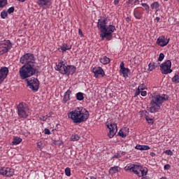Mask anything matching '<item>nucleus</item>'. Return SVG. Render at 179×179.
<instances>
[{
	"label": "nucleus",
	"mask_w": 179,
	"mask_h": 179,
	"mask_svg": "<svg viewBox=\"0 0 179 179\" xmlns=\"http://www.w3.org/2000/svg\"><path fill=\"white\" fill-rule=\"evenodd\" d=\"M13 169L10 168H4L3 176H6V177H12V176H13Z\"/></svg>",
	"instance_id": "f3484780"
},
{
	"label": "nucleus",
	"mask_w": 179,
	"mask_h": 179,
	"mask_svg": "<svg viewBox=\"0 0 179 179\" xmlns=\"http://www.w3.org/2000/svg\"><path fill=\"white\" fill-rule=\"evenodd\" d=\"M106 127L109 129V133L108 134L109 138H114L115 134H117V131H118V129H117V124L111 122L108 123Z\"/></svg>",
	"instance_id": "0eeeda50"
},
{
	"label": "nucleus",
	"mask_w": 179,
	"mask_h": 179,
	"mask_svg": "<svg viewBox=\"0 0 179 179\" xmlns=\"http://www.w3.org/2000/svg\"><path fill=\"white\" fill-rule=\"evenodd\" d=\"M126 131H129V129L125 128Z\"/></svg>",
	"instance_id": "69168bd1"
},
{
	"label": "nucleus",
	"mask_w": 179,
	"mask_h": 179,
	"mask_svg": "<svg viewBox=\"0 0 179 179\" xmlns=\"http://www.w3.org/2000/svg\"><path fill=\"white\" fill-rule=\"evenodd\" d=\"M124 64L122 62L120 63V69L122 71L123 69H126L127 68H124Z\"/></svg>",
	"instance_id": "49530a36"
},
{
	"label": "nucleus",
	"mask_w": 179,
	"mask_h": 179,
	"mask_svg": "<svg viewBox=\"0 0 179 179\" xmlns=\"http://www.w3.org/2000/svg\"><path fill=\"white\" fill-rule=\"evenodd\" d=\"M15 12V7H10L8 9L7 13H13Z\"/></svg>",
	"instance_id": "58836bf2"
},
{
	"label": "nucleus",
	"mask_w": 179,
	"mask_h": 179,
	"mask_svg": "<svg viewBox=\"0 0 179 179\" xmlns=\"http://www.w3.org/2000/svg\"><path fill=\"white\" fill-rule=\"evenodd\" d=\"M107 19H100L98 20L97 23V27L99 30H100L101 34H102L104 30H106V28L107 27Z\"/></svg>",
	"instance_id": "9d476101"
},
{
	"label": "nucleus",
	"mask_w": 179,
	"mask_h": 179,
	"mask_svg": "<svg viewBox=\"0 0 179 179\" xmlns=\"http://www.w3.org/2000/svg\"><path fill=\"white\" fill-rule=\"evenodd\" d=\"M163 59H164V54L160 53L159 56V58H158V61L159 62H162V61H163Z\"/></svg>",
	"instance_id": "e433bc0d"
},
{
	"label": "nucleus",
	"mask_w": 179,
	"mask_h": 179,
	"mask_svg": "<svg viewBox=\"0 0 179 179\" xmlns=\"http://www.w3.org/2000/svg\"><path fill=\"white\" fill-rule=\"evenodd\" d=\"M162 179H166V178H162Z\"/></svg>",
	"instance_id": "338daca9"
},
{
	"label": "nucleus",
	"mask_w": 179,
	"mask_h": 179,
	"mask_svg": "<svg viewBox=\"0 0 179 179\" xmlns=\"http://www.w3.org/2000/svg\"><path fill=\"white\" fill-rule=\"evenodd\" d=\"M78 33L80 36H82L83 37V33L82 32V30L80 29H78Z\"/></svg>",
	"instance_id": "5fc2aeb1"
},
{
	"label": "nucleus",
	"mask_w": 179,
	"mask_h": 179,
	"mask_svg": "<svg viewBox=\"0 0 179 179\" xmlns=\"http://www.w3.org/2000/svg\"><path fill=\"white\" fill-rule=\"evenodd\" d=\"M160 68L163 75H169V73L173 72L171 69V61L170 60H166L165 62L161 64Z\"/></svg>",
	"instance_id": "423d86ee"
},
{
	"label": "nucleus",
	"mask_w": 179,
	"mask_h": 179,
	"mask_svg": "<svg viewBox=\"0 0 179 179\" xmlns=\"http://www.w3.org/2000/svg\"><path fill=\"white\" fill-rule=\"evenodd\" d=\"M138 87H141L142 89H143V90H145V85L143 84L139 86Z\"/></svg>",
	"instance_id": "bf43d9fd"
},
{
	"label": "nucleus",
	"mask_w": 179,
	"mask_h": 179,
	"mask_svg": "<svg viewBox=\"0 0 179 179\" xmlns=\"http://www.w3.org/2000/svg\"><path fill=\"white\" fill-rule=\"evenodd\" d=\"M17 108L19 117H21V118H27V112L26 111V108H24L23 103H20Z\"/></svg>",
	"instance_id": "6e6552de"
},
{
	"label": "nucleus",
	"mask_w": 179,
	"mask_h": 179,
	"mask_svg": "<svg viewBox=\"0 0 179 179\" xmlns=\"http://www.w3.org/2000/svg\"><path fill=\"white\" fill-rule=\"evenodd\" d=\"M136 169H139V166L135 164H131L127 166L124 168V170L132 171L134 174H136L137 176H138V177H141V176H139V172L138 171V170H136Z\"/></svg>",
	"instance_id": "f8f14e48"
},
{
	"label": "nucleus",
	"mask_w": 179,
	"mask_h": 179,
	"mask_svg": "<svg viewBox=\"0 0 179 179\" xmlns=\"http://www.w3.org/2000/svg\"><path fill=\"white\" fill-rule=\"evenodd\" d=\"M22 142V138L20 137H15L13 138V141L12 142L13 145H19Z\"/></svg>",
	"instance_id": "bb28decb"
},
{
	"label": "nucleus",
	"mask_w": 179,
	"mask_h": 179,
	"mask_svg": "<svg viewBox=\"0 0 179 179\" xmlns=\"http://www.w3.org/2000/svg\"><path fill=\"white\" fill-rule=\"evenodd\" d=\"M72 48L71 45H68L66 43H64L62 46H60V50H62V52H65V51L68 50H71Z\"/></svg>",
	"instance_id": "412c9836"
},
{
	"label": "nucleus",
	"mask_w": 179,
	"mask_h": 179,
	"mask_svg": "<svg viewBox=\"0 0 179 179\" xmlns=\"http://www.w3.org/2000/svg\"><path fill=\"white\" fill-rule=\"evenodd\" d=\"M134 17L136 19H141V13L138 10H135L134 13Z\"/></svg>",
	"instance_id": "72a5a7b5"
},
{
	"label": "nucleus",
	"mask_w": 179,
	"mask_h": 179,
	"mask_svg": "<svg viewBox=\"0 0 179 179\" xmlns=\"http://www.w3.org/2000/svg\"><path fill=\"white\" fill-rule=\"evenodd\" d=\"M151 8L152 9H155L156 12H157V10H159V3L154 2L151 4Z\"/></svg>",
	"instance_id": "7c9ffc66"
},
{
	"label": "nucleus",
	"mask_w": 179,
	"mask_h": 179,
	"mask_svg": "<svg viewBox=\"0 0 179 179\" xmlns=\"http://www.w3.org/2000/svg\"><path fill=\"white\" fill-rule=\"evenodd\" d=\"M167 100H169V95H152L150 101L151 107H150L149 109L150 113H159L160 107H162V106H163V103Z\"/></svg>",
	"instance_id": "7ed1b4c3"
},
{
	"label": "nucleus",
	"mask_w": 179,
	"mask_h": 179,
	"mask_svg": "<svg viewBox=\"0 0 179 179\" xmlns=\"http://www.w3.org/2000/svg\"><path fill=\"white\" fill-rule=\"evenodd\" d=\"M69 118H71L75 124H80L85 122L89 118V111L83 107H78L75 110L70 112Z\"/></svg>",
	"instance_id": "f03ea898"
},
{
	"label": "nucleus",
	"mask_w": 179,
	"mask_h": 179,
	"mask_svg": "<svg viewBox=\"0 0 179 179\" xmlns=\"http://www.w3.org/2000/svg\"><path fill=\"white\" fill-rule=\"evenodd\" d=\"M141 176L143 177V176H146V174H148V169L141 170Z\"/></svg>",
	"instance_id": "79ce46f5"
},
{
	"label": "nucleus",
	"mask_w": 179,
	"mask_h": 179,
	"mask_svg": "<svg viewBox=\"0 0 179 179\" xmlns=\"http://www.w3.org/2000/svg\"><path fill=\"white\" fill-rule=\"evenodd\" d=\"M100 62L103 65H107V64H110V58L105 56L100 59Z\"/></svg>",
	"instance_id": "b1692460"
},
{
	"label": "nucleus",
	"mask_w": 179,
	"mask_h": 179,
	"mask_svg": "<svg viewBox=\"0 0 179 179\" xmlns=\"http://www.w3.org/2000/svg\"><path fill=\"white\" fill-rule=\"evenodd\" d=\"M4 168L0 169V176H3Z\"/></svg>",
	"instance_id": "603ef678"
},
{
	"label": "nucleus",
	"mask_w": 179,
	"mask_h": 179,
	"mask_svg": "<svg viewBox=\"0 0 179 179\" xmlns=\"http://www.w3.org/2000/svg\"><path fill=\"white\" fill-rule=\"evenodd\" d=\"M141 5L143 6V8H145V10L149 12L150 7L147 3H142Z\"/></svg>",
	"instance_id": "ea45409f"
},
{
	"label": "nucleus",
	"mask_w": 179,
	"mask_h": 179,
	"mask_svg": "<svg viewBox=\"0 0 179 179\" xmlns=\"http://www.w3.org/2000/svg\"><path fill=\"white\" fill-rule=\"evenodd\" d=\"M118 135L119 136H122V138H125L127 134H124V131H122V130H120V131L118 132Z\"/></svg>",
	"instance_id": "4c0bfd02"
},
{
	"label": "nucleus",
	"mask_w": 179,
	"mask_h": 179,
	"mask_svg": "<svg viewBox=\"0 0 179 179\" xmlns=\"http://www.w3.org/2000/svg\"><path fill=\"white\" fill-rule=\"evenodd\" d=\"M37 147L39 149H43L44 148V145H43V143L41 141L37 143Z\"/></svg>",
	"instance_id": "a19ab883"
},
{
	"label": "nucleus",
	"mask_w": 179,
	"mask_h": 179,
	"mask_svg": "<svg viewBox=\"0 0 179 179\" xmlns=\"http://www.w3.org/2000/svg\"><path fill=\"white\" fill-rule=\"evenodd\" d=\"M127 5H131V6H135L136 5H139V0H129L127 2Z\"/></svg>",
	"instance_id": "393cba45"
},
{
	"label": "nucleus",
	"mask_w": 179,
	"mask_h": 179,
	"mask_svg": "<svg viewBox=\"0 0 179 179\" xmlns=\"http://www.w3.org/2000/svg\"><path fill=\"white\" fill-rule=\"evenodd\" d=\"M1 17L2 19H6L8 17V11H6V10H3L1 13Z\"/></svg>",
	"instance_id": "2f4dec72"
},
{
	"label": "nucleus",
	"mask_w": 179,
	"mask_h": 179,
	"mask_svg": "<svg viewBox=\"0 0 179 179\" xmlns=\"http://www.w3.org/2000/svg\"><path fill=\"white\" fill-rule=\"evenodd\" d=\"M136 149L138 150H149L150 149V147L148 145H137L136 146Z\"/></svg>",
	"instance_id": "4be33fe9"
},
{
	"label": "nucleus",
	"mask_w": 179,
	"mask_h": 179,
	"mask_svg": "<svg viewBox=\"0 0 179 179\" xmlns=\"http://www.w3.org/2000/svg\"><path fill=\"white\" fill-rule=\"evenodd\" d=\"M38 3L40 6H47L50 5V0H39Z\"/></svg>",
	"instance_id": "5701e85b"
},
{
	"label": "nucleus",
	"mask_w": 179,
	"mask_h": 179,
	"mask_svg": "<svg viewBox=\"0 0 179 179\" xmlns=\"http://www.w3.org/2000/svg\"><path fill=\"white\" fill-rule=\"evenodd\" d=\"M150 156H152V157H155V156H156V154L155 152H150Z\"/></svg>",
	"instance_id": "13d9d810"
},
{
	"label": "nucleus",
	"mask_w": 179,
	"mask_h": 179,
	"mask_svg": "<svg viewBox=\"0 0 179 179\" xmlns=\"http://www.w3.org/2000/svg\"><path fill=\"white\" fill-rule=\"evenodd\" d=\"M92 72L94 74L95 78H99V75H101V76H104V71L101 67L94 68L92 69Z\"/></svg>",
	"instance_id": "4468645a"
},
{
	"label": "nucleus",
	"mask_w": 179,
	"mask_h": 179,
	"mask_svg": "<svg viewBox=\"0 0 179 179\" xmlns=\"http://www.w3.org/2000/svg\"><path fill=\"white\" fill-rule=\"evenodd\" d=\"M118 3H120V0H115L114 1V4L115 5H118Z\"/></svg>",
	"instance_id": "6e6d98bb"
},
{
	"label": "nucleus",
	"mask_w": 179,
	"mask_h": 179,
	"mask_svg": "<svg viewBox=\"0 0 179 179\" xmlns=\"http://www.w3.org/2000/svg\"><path fill=\"white\" fill-rule=\"evenodd\" d=\"M145 120L148 124H153L154 121L152 118L149 117V116L145 115Z\"/></svg>",
	"instance_id": "f704fd0d"
},
{
	"label": "nucleus",
	"mask_w": 179,
	"mask_h": 179,
	"mask_svg": "<svg viewBox=\"0 0 179 179\" xmlns=\"http://www.w3.org/2000/svg\"><path fill=\"white\" fill-rule=\"evenodd\" d=\"M56 71H59L62 75L66 73V66L64 64V62H60L56 66Z\"/></svg>",
	"instance_id": "ddd939ff"
},
{
	"label": "nucleus",
	"mask_w": 179,
	"mask_h": 179,
	"mask_svg": "<svg viewBox=\"0 0 179 179\" xmlns=\"http://www.w3.org/2000/svg\"><path fill=\"white\" fill-rule=\"evenodd\" d=\"M76 71V67L73 66H67L66 68V73L65 75H73Z\"/></svg>",
	"instance_id": "dca6fc26"
},
{
	"label": "nucleus",
	"mask_w": 179,
	"mask_h": 179,
	"mask_svg": "<svg viewBox=\"0 0 179 179\" xmlns=\"http://www.w3.org/2000/svg\"><path fill=\"white\" fill-rule=\"evenodd\" d=\"M164 170H170V165L169 164H166L164 166Z\"/></svg>",
	"instance_id": "8fccbe9b"
},
{
	"label": "nucleus",
	"mask_w": 179,
	"mask_h": 179,
	"mask_svg": "<svg viewBox=\"0 0 179 179\" xmlns=\"http://www.w3.org/2000/svg\"><path fill=\"white\" fill-rule=\"evenodd\" d=\"M44 131L45 135H50V134H51V131H50V129H45Z\"/></svg>",
	"instance_id": "c03bdc74"
},
{
	"label": "nucleus",
	"mask_w": 179,
	"mask_h": 179,
	"mask_svg": "<svg viewBox=\"0 0 179 179\" xmlns=\"http://www.w3.org/2000/svg\"><path fill=\"white\" fill-rule=\"evenodd\" d=\"M49 117H50V115H47L46 116H41V120H42V121H45V120L49 118Z\"/></svg>",
	"instance_id": "37998d69"
},
{
	"label": "nucleus",
	"mask_w": 179,
	"mask_h": 179,
	"mask_svg": "<svg viewBox=\"0 0 179 179\" xmlns=\"http://www.w3.org/2000/svg\"><path fill=\"white\" fill-rule=\"evenodd\" d=\"M155 20H157L158 22H159V21H160V17H157L155 18Z\"/></svg>",
	"instance_id": "680f3d73"
},
{
	"label": "nucleus",
	"mask_w": 179,
	"mask_h": 179,
	"mask_svg": "<svg viewBox=\"0 0 179 179\" xmlns=\"http://www.w3.org/2000/svg\"><path fill=\"white\" fill-rule=\"evenodd\" d=\"M80 139V137H79V135L78 134H73L71 137V141H73V142H76Z\"/></svg>",
	"instance_id": "cd10ccee"
},
{
	"label": "nucleus",
	"mask_w": 179,
	"mask_h": 179,
	"mask_svg": "<svg viewBox=\"0 0 179 179\" xmlns=\"http://www.w3.org/2000/svg\"><path fill=\"white\" fill-rule=\"evenodd\" d=\"M141 90H143V88H142V87H138L137 89V92H141Z\"/></svg>",
	"instance_id": "4d7b16f0"
},
{
	"label": "nucleus",
	"mask_w": 179,
	"mask_h": 179,
	"mask_svg": "<svg viewBox=\"0 0 179 179\" xmlns=\"http://www.w3.org/2000/svg\"><path fill=\"white\" fill-rule=\"evenodd\" d=\"M27 86L31 89L33 92H37L40 87V82L38 79L34 78L33 79H26Z\"/></svg>",
	"instance_id": "39448f33"
},
{
	"label": "nucleus",
	"mask_w": 179,
	"mask_h": 179,
	"mask_svg": "<svg viewBox=\"0 0 179 179\" xmlns=\"http://www.w3.org/2000/svg\"><path fill=\"white\" fill-rule=\"evenodd\" d=\"M139 94H141V92L136 91L135 94H134V97H136V96H139Z\"/></svg>",
	"instance_id": "864d4df0"
},
{
	"label": "nucleus",
	"mask_w": 179,
	"mask_h": 179,
	"mask_svg": "<svg viewBox=\"0 0 179 179\" xmlns=\"http://www.w3.org/2000/svg\"><path fill=\"white\" fill-rule=\"evenodd\" d=\"M118 171H120V167L113 166L109 169V174H111V176H113V174H115V173H118Z\"/></svg>",
	"instance_id": "6ab92c4d"
},
{
	"label": "nucleus",
	"mask_w": 179,
	"mask_h": 179,
	"mask_svg": "<svg viewBox=\"0 0 179 179\" xmlns=\"http://www.w3.org/2000/svg\"><path fill=\"white\" fill-rule=\"evenodd\" d=\"M71 94H72V91L69 90H67L66 92H65L64 96V103H66L68 101L71 100L70 97Z\"/></svg>",
	"instance_id": "a211bd4d"
},
{
	"label": "nucleus",
	"mask_w": 179,
	"mask_h": 179,
	"mask_svg": "<svg viewBox=\"0 0 179 179\" xmlns=\"http://www.w3.org/2000/svg\"><path fill=\"white\" fill-rule=\"evenodd\" d=\"M169 39L166 41L164 36H162L157 39V43L158 45H160V47H166V45L169 44Z\"/></svg>",
	"instance_id": "2eb2a0df"
},
{
	"label": "nucleus",
	"mask_w": 179,
	"mask_h": 179,
	"mask_svg": "<svg viewBox=\"0 0 179 179\" xmlns=\"http://www.w3.org/2000/svg\"><path fill=\"white\" fill-rule=\"evenodd\" d=\"M8 73H9V69L7 67L0 69V85L6 79Z\"/></svg>",
	"instance_id": "1a4fd4ad"
},
{
	"label": "nucleus",
	"mask_w": 179,
	"mask_h": 179,
	"mask_svg": "<svg viewBox=\"0 0 179 179\" xmlns=\"http://www.w3.org/2000/svg\"><path fill=\"white\" fill-rule=\"evenodd\" d=\"M77 100H79V101H82L83 99H85V96H83V93L82 92H78L76 94Z\"/></svg>",
	"instance_id": "c85d7f7f"
},
{
	"label": "nucleus",
	"mask_w": 179,
	"mask_h": 179,
	"mask_svg": "<svg viewBox=\"0 0 179 179\" xmlns=\"http://www.w3.org/2000/svg\"><path fill=\"white\" fill-rule=\"evenodd\" d=\"M12 48V44H6L0 43V55H2L9 51Z\"/></svg>",
	"instance_id": "9b49d317"
},
{
	"label": "nucleus",
	"mask_w": 179,
	"mask_h": 179,
	"mask_svg": "<svg viewBox=\"0 0 179 179\" xmlns=\"http://www.w3.org/2000/svg\"><path fill=\"white\" fill-rule=\"evenodd\" d=\"M122 73L123 74V76L124 78H128V73H129V69H124L123 70H122Z\"/></svg>",
	"instance_id": "c756f323"
},
{
	"label": "nucleus",
	"mask_w": 179,
	"mask_h": 179,
	"mask_svg": "<svg viewBox=\"0 0 179 179\" xmlns=\"http://www.w3.org/2000/svg\"><path fill=\"white\" fill-rule=\"evenodd\" d=\"M17 1H19V2H24V1L26 0H17Z\"/></svg>",
	"instance_id": "e2e57ef3"
},
{
	"label": "nucleus",
	"mask_w": 179,
	"mask_h": 179,
	"mask_svg": "<svg viewBox=\"0 0 179 179\" xmlns=\"http://www.w3.org/2000/svg\"><path fill=\"white\" fill-rule=\"evenodd\" d=\"M172 82L176 84L179 83V73L175 74L172 78Z\"/></svg>",
	"instance_id": "a878e982"
},
{
	"label": "nucleus",
	"mask_w": 179,
	"mask_h": 179,
	"mask_svg": "<svg viewBox=\"0 0 179 179\" xmlns=\"http://www.w3.org/2000/svg\"><path fill=\"white\" fill-rule=\"evenodd\" d=\"M120 157V153H116L113 157V159H119Z\"/></svg>",
	"instance_id": "de8ad7c7"
},
{
	"label": "nucleus",
	"mask_w": 179,
	"mask_h": 179,
	"mask_svg": "<svg viewBox=\"0 0 179 179\" xmlns=\"http://www.w3.org/2000/svg\"><path fill=\"white\" fill-rule=\"evenodd\" d=\"M65 174L67 176V177H71V169L66 168L65 169Z\"/></svg>",
	"instance_id": "c9c22d12"
},
{
	"label": "nucleus",
	"mask_w": 179,
	"mask_h": 179,
	"mask_svg": "<svg viewBox=\"0 0 179 179\" xmlns=\"http://www.w3.org/2000/svg\"><path fill=\"white\" fill-rule=\"evenodd\" d=\"M34 61V55L31 53H27L21 57L20 63L24 64L20 69V76L22 79H27V78L38 73L40 66H36Z\"/></svg>",
	"instance_id": "f257e3e1"
},
{
	"label": "nucleus",
	"mask_w": 179,
	"mask_h": 179,
	"mask_svg": "<svg viewBox=\"0 0 179 179\" xmlns=\"http://www.w3.org/2000/svg\"><path fill=\"white\" fill-rule=\"evenodd\" d=\"M140 93L143 96H145L148 94V92H146V91H141Z\"/></svg>",
	"instance_id": "09e8293b"
},
{
	"label": "nucleus",
	"mask_w": 179,
	"mask_h": 179,
	"mask_svg": "<svg viewBox=\"0 0 179 179\" xmlns=\"http://www.w3.org/2000/svg\"><path fill=\"white\" fill-rule=\"evenodd\" d=\"M55 144L61 145H62V141H55Z\"/></svg>",
	"instance_id": "3c124183"
},
{
	"label": "nucleus",
	"mask_w": 179,
	"mask_h": 179,
	"mask_svg": "<svg viewBox=\"0 0 179 179\" xmlns=\"http://www.w3.org/2000/svg\"><path fill=\"white\" fill-rule=\"evenodd\" d=\"M164 1H168V0H164Z\"/></svg>",
	"instance_id": "774afa93"
},
{
	"label": "nucleus",
	"mask_w": 179,
	"mask_h": 179,
	"mask_svg": "<svg viewBox=\"0 0 179 179\" xmlns=\"http://www.w3.org/2000/svg\"><path fill=\"white\" fill-rule=\"evenodd\" d=\"M115 30V27L113 25H108V27L105 28L103 31L100 34L101 37V40H104V38H107L108 41L113 38V33H114V31Z\"/></svg>",
	"instance_id": "20e7f679"
},
{
	"label": "nucleus",
	"mask_w": 179,
	"mask_h": 179,
	"mask_svg": "<svg viewBox=\"0 0 179 179\" xmlns=\"http://www.w3.org/2000/svg\"><path fill=\"white\" fill-rule=\"evenodd\" d=\"M165 153H166L169 156H172V155H173V152H171V150H170L165 151Z\"/></svg>",
	"instance_id": "a18cd8bd"
},
{
	"label": "nucleus",
	"mask_w": 179,
	"mask_h": 179,
	"mask_svg": "<svg viewBox=\"0 0 179 179\" xmlns=\"http://www.w3.org/2000/svg\"><path fill=\"white\" fill-rule=\"evenodd\" d=\"M90 179H96V178L94 176H92Z\"/></svg>",
	"instance_id": "0e129e2a"
},
{
	"label": "nucleus",
	"mask_w": 179,
	"mask_h": 179,
	"mask_svg": "<svg viewBox=\"0 0 179 179\" xmlns=\"http://www.w3.org/2000/svg\"><path fill=\"white\" fill-rule=\"evenodd\" d=\"M8 5L7 0H0V8H3V6H6Z\"/></svg>",
	"instance_id": "473e14b6"
},
{
	"label": "nucleus",
	"mask_w": 179,
	"mask_h": 179,
	"mask_svg": "<svg viewBox=\"0 0 179 179\" xmlns=\"http://www.w3.org/2000/svg\"><path fill=\"white\" fill-rule=\"evenodd\" d=\"M159 65H160V63H158L157 64L155 62L150 63L148 65V71H153V69H156V68H157Z\"/></svg>",
	"instance_id": "aec40b11"
},
{
	"label": "nucleus",
	"mask_w": 179,
	"mask_h": 179,
	"mask_svg": "<svg viewBox=\"0 0 179 179\" xmlns=\"http://www.w3.org/2000/svg\"><path fill=\"white\" fill-rule=\"evenodd\" d=\"M126 20L127 22H129V20H131V18H129V17H126Z\"/></svg>",
	"instance_id": "052dcab7"
}]
</instances>
